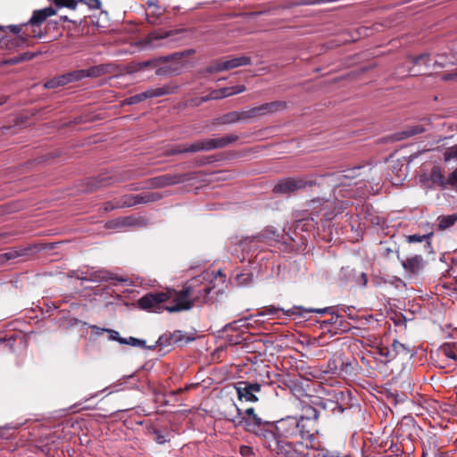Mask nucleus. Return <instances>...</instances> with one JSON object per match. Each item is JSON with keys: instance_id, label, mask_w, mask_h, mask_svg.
I'll use <instances>...</instances> for the list:
<instances>
[{"instance_id": "nucleus-11", "label": "nucleus", "mask_w": 457, "mask_h": 457, "mask_svg": "<svg viewBox=\"0 0 457 457\" xmlns=\"http://www.w3.org/2000/svg\"><path fill=\"white\" fill-rule=\"evenodd\" d=\"M6 29L17 36V46H28V42L30 38L40 36L35 29H29L28 22L20 25H10Z\"/></svg>"}, {"instance_id": "nucleus-10", "label": "nucleus", "mask_w": 457, "mask_h": 457, "mask_svg": "<svg viewBox=\"0 0 457 457\" xmlns=\"http://www.w3.org/2000/svg\"><path fill=\"white\" fill-rule=\"evenodd\" d=\"M237 397L241 401L255 403L258 401L256 393L261 391V385L258 383H250L248 381H238L235 385Z\"/></svg>"}, {"instance_id": "nucleus-32", "label": "nucleus", "mask_w": 457, "mask_h": 457, "mask_svg": "<svg viewBox=\"0 0 457 457\" xmlns=\"http://www.w3.org/2000/svg\"><path fill=\"white\" fill-rule=\"evenodd\" d=\"M225 65H226V62L224 60L216 61L215 62H213L212 65H210L207 68V71L210 73H214V72H220L222 71H228V69L224 67Z\"/></svg>"}, {"instance_id": "nucleus-23", "label": "nucleus", "mask_w": 457, "mask_h": 457, "mask_svg": "<svg viewBox=\"0 0 457 457\" xmlns=\"http://www.w3.org/2000/svg\"><path fill=\"white\" fill-rule=\"evenodd\" d=\"M224 61L226 62L224 67L227 68L228 71L240 66L249 65L251 63V59L247 56H237Z\"/></svg>"}, {"instance_id": "nucleus-55", "label": "nucleus", "mask_w": 457, "mask_h": 457, "mask_svg": "<svg viewBox=\"0 0 457 457\" xmlns=\"http://www.w3.org/2000/svg\"><path fill=\"white\" fill-rule=\"evenodd\" d=\"M34 57V54H30V53H25L23 54L22 55H21L19 58L21 61H28V60H30Z\"/></svg>"}, {"instance_id": "nucleus-18", "label": "nucleus", "mask_w": 457, "mask_h": 457, "mask_svg": "<svg viewBox=\"0 0 457 457\" xmlns=\"http://www.w3.org/2000/svg\"><path fill=\"white\" fill-rule=\"evenodd\" d=\"M175 35L174 31H162V30H156L150 34H148L142 41V44L145 46H151V47H157L161 46L162 45L159 43H156L155 41H159L161 39H166L170 38V41H173L174 39L171 38Z\"/></svg>"}, {"instance_id": "nucleus-40", "label": "nucleus", "mask_w": 457, "mask_h": 457, "mask_svg": "<svg viewBox=\"0 0 457 457\" xmlns=\"http://www.w3.org/2000/svg\"><path fill=\"white\" fill-rule=\"evenodd\" d=\"M220 92H221L220 89L213 90L212 92H211V94L208 96L202 97L201 102H206L208 100L221 99Z\"/></svg>"}, {"instance_id": "nucleus-24", "label": "nucleus", "mask_w": 457, "mask_h": 457, "mask_svg": "<svg viewBox=\"0 0 457 457\" xmlns=\"http://www.w3.org/2000/svg\"><path fill=\"white\" fill-rule=\"evenodd\" d=\"M438 220V229L445 230L446 228H451L457 221V214H451L446 216H439L437 218Z\"/></svg>"}, {"instance_id": "nucleus-47", "label": "nucleus", "mask_w": 457, "mask_h": 457, "mask_svg": "<svg viewBox=\"0 0 457 457\" xmlns=\"http://www.w3.org/2000/svg\"><path fill=\"white\" fill-rule=\"evenodd\" d=\"M237 113H238L239 121L250 120L248 110L239 111V112H237Z\"/></svg>"}, {"instance_id": "nucleus-30", "label": "nucleus", "mask_w": 457, "mask_h": 457, "mask_svg": "<svg viewBox=\"0 0 457 457\" xmlns=\"http://www.w3.org/2000/svg\"><path fill=\"white\" fill-rule=\"evenodd\" d=\"M426 131V129L422 125H415L406 129L403 131V137H410L418 134H421Z\"/></svg>"}, {"instance_id": "nucleus-37", "label": "nucleus", "mask_w": 457, "mask_h": 457, "mask_svg": "<svg viewBox=\"0 0 457 457\" xmlns=\"http://www.w3.org/2000/svg\"><path fill=\"white\" fill-rule=\"evenodd\" d=\"M64 85L65 84L62 83V75H60L46 81L44 86L46 88H55Z\"/></svg>"}, {"instance_id": "nucleus-43", "label": "nucleus", "mask_w": 457, "mask_h": 457, "mask_svg": "<svg viewBox=\"0 0 457 457\" xmlns=\"http://www.w3.org/2000/svg\"><path fill=\"white\" fill-rule=\"evenodd\" d=\"M394 253V249L387 246L386 245H382L381 247V255L388 258Z\"/></svg>"}, {"instance_id": "nucleus-61", "label": "nucleus", "mask_w": 457, "mask_h": 457, "mask_svg": "<svg viewBox=\"0 0 457 457\" xmlns=\"http://www.w3.org/2000/svg\"><path fill=\"white\" fill-rule=\"evenodd\" d=\"M359 170V168H355L352 170L353 173H355L357 170Z\"/></svg>"}, {"instance_id": "nucleus-9", "label": "nucleus", "mask_w": 457, "mask_h": 457, "mask_svg": "<svg viewBox=\"0 0 457 457\" xmlns=\"http://www.w3.org/2000/svg\"><path fill=\"white\" fill-rule=\"evenodd\" d=\"M107 71L106 66L101 64L92 66L85 70H76L62 75V83L65 85L79 81L85 78H98Z\"/></svg>"}, {"instance_id": "nucleus-7", "label": "nucleus", "mask_w": 457, "mask_h": 457, "mask_svg": "<svg viewBox=\"0 0 457 457\" xmlns=\"http://www.w3.org/2000/svg\"><path fill=\"white\" fill-rule=\"evenodd\" d=\"M187 180L186 174H164L150 179L143 187L130 185L129 190H139L144 188H161L168 186L179 184Z\"/></svg>"}, {"instance_id": "nucleus-64", "label": "nucleus", "mask_w": 457, "mask_h": 457, "mask_svg": "<svg viewBox=\"0 0 457 457\" xmlns=\"http://www.w3.org/2000/svg\"><path fill=\"white\" fill-rule=\"evenodd\" d=\"M455 76L457 77V73L455 74Z\"/></svg>"}, {"instance_id": "nucleus-42", "label": "nucleus", "mask_w": 457, "mask_h": 457, "mask_svg": "<svg viewBox=\"0 0 457 457\" xmlns=\"http://www.w3.org/2000/svg\"><path fill=\"white\" fill-rule=\"evenodd\" d=\"M96 184L94 185V187H92L90 188V190H93V189L100 187H106V186H108L110 184L109 179L107 178H103L101 179H96Z\"/></svg>"}, {"instance_id": "nucleus-41", "label": "nucleus", "mask_w": 457, "mask_h": 457, "mask_svg": "<svg viewBox=\"0 0 457 457\" xmlns=\"http://www.w3.org/2000/svg\"><path fill=\"white\" fill-rule=\"evenodd\" d=\"M447 182L449 186H457V169L449 174Z\"/></svg>"}, {"instance_id": "nucleus-62", "label": "nucleus", "mask_w": 457, "mask_h": 457, "mask_svg": "<svg viewBox=\"0 0 457 457\" xmlns=\"http://www.w3.org/2000/svg\"><path fill=\"white\" fill-rule=\"evenodd\" d=\"M260 238H261V236H257L254 237V239H257L258 241H260Z\"/></svg>"}, {"instance_id": "nucleus-22", "label": "nucleus", "mask_w": 457, "mask_h": 457, "mask_svg": "<svg viewBox=\"0 0 457 457\" xmlns=\"http://www.w3.org/2000/svg\"><path fill=\"white\" fill-rule=\"evenodd\" d=\"M162 198L161 194L152 192V193H144L139 195H135V205L138 204H145L153 202H156Z\"/></svg>"}, {"instance_id": "nucleus-8", "label": "nucleus", "mask_w": 457, "mask_h": 457, "mask_svg": "<svg viewBox=\"0 0 457 457\" xmlns=\"http://www.w3.org/2000/svg\"><path fill=\"white\" fill-rule=\"evenodd\" d=\"M314 185L312 180H308L305 178H287L279 180L273 187L275 194L289 195L295 191L312 187Z\"/></svg>"}, {"instance_id": "nucleus-45", "label": "nucleus", "mask_w": 457, "mask_h": 457, "mask_svg": "<svg viewBox=\"0 0 457 457\" xmlns=\"http://www.w3.org/2000/svg\"><path fill=\"white\" fill-rule=\"evenodd\" d=\"M220 96L221 98H225L230 96H233V91L231 87H222L220 88Z\"/></svg>"}, {"instance_id": "nucleus-15", "label": "nucleus", "mask_w": 457, "mask_h": 457, "mask_svg": "<svg viewBox=\"0 0 457 457\" xmlns=\"http://www.w3.org/2000/svg\"><path fill=\"white\" fill-rule=\"evenodd\" d=\"M275 441L273 450L281 457H300V453L295 449V445L289 442L287 438L270 437Z\"/></svg>"}, {"instance_id": "nucleus-27", "label": "nucleus", "mask_w": 457, "mask_h": 457, "mask_svg": "<svg viewBox=\"0 0 457 457\" xmlns=\"http://www.w3.org/2000/svg\"><path fill=\"white\" fill-rule=\"evenodd\" d=\"M135 195H125L118 200V207L127 208L135 206Z\"/></svg>"}, {"instance_id": "nucleus-1", "label": "nucleus", "mask_w": 457, "mask_h": 457, "mask_svg": "<svg viewBox=\"0 0 457 457\" xmlns=\"http://www.w3.org/2000/svg\"><path fill=\"white\" fill-rule=\"evenodd\" d=\"M308 415H302L300 417L287 416L278 420L274 425L273 431L267 430L263 433L264 438H299L303 440L312 437V431L319 419V412L311 406L308 407Z\"/></svg>"}, {"instance_id": "nucleus-52", "label": "nucleus", "mask_w": 457, "mask_h": 457, "mask_svg": "<svg viewBox=\"0 0 457 457\" xmlns=\"http://www.w3.org/2000/svg\"><path fill=\"white\" fill-rule=\"evenodd\" d=\"M444 352L445 353L446 356H448L449 358L451 359H456L457 358V355L456 353H454L453 350H452L451 348H444Z\"/></svg>"}, {"instance_id": "nucleus-13", "label": "nucleus", "mask_w": 457, "mask_h": 457, "mask_svg": "<svg viewBox=\"0 0 457 457\" xmlns=\"http://www.w3.org/2000/svg\"><path fill=\"white\" fill-rule=\"evenodd\" d=\"M420 181L427 187H440L445 188L448 186L447 179L445 178L439 166H434L429 175H422Z\"/></svg>"}, {"instance_id": "nucleus-25", "label": "nucleus", "mask_w": 457, "mask_h": 457, "mask_svg": "<svg viewBox=\"0 0 457 457\" xmlns=\"http://www.w3.org/2000/svg\"><path fill=\"white\" fill-rule=\"evenodd\" d=\"M432 236V233H429V234H426V235H409V236H406V241L410 244H413V243H421L423 241H426L427 243V246L429 248L430 247V242H429V239Z\"/></svg>"}, {"instance_id": "nucleus-53", "label": "nucleus", "mask_w": 457, "mask_h": 457, "mask_svg": "<svg viewBox=\"0 0 457 457\" xmlns=\"http://www.w3.org/2000/svg\"><path fill=\"white\" fill-rule=\"evenodd\" d=\"M195 53V51L194 49H188L184 52L175 54L173 56L174 57H177V56L182 57V56H187V55L194 54Z\"/></svg>"}, {"instance_id": "nucleus-33", "label": "nucleus", "mask_w": 457, "mask_h": 457, "mask_svg": "<svg viewBox=\"0 0 457 457\" xmlns=\"http://www.w3.org/2000/svg\"><path fill=\"white\" fill-rule=\"evenodd\" d=\"M23 251L22 250H12L10 252H7L5 253H3V254H0V262H4L5 261H9V260H12V259H15L19 256H21L23 255Z\"/></svg>"}, {"instance_id": "nucleus-44", "label": "nucleus", "mask_w": 457, "mask_h": 457, "mask_svg": "<svg viewBox=\"0 0 457 457\" xmlns=\"http://www.w3.org/2000/svg\"><path fill=\"white\" fill-rule=\"evenodd\" d=\"M239 452H240V454H241L242 456H244V457H248V456H250V455H252V454H253V450H252V448H251L250 446H247V445H242V446L240 447Z\"/></svg>"}, {"instance_id": "nucleus-38", "label": "nucleus", "mask_w": 457, "mask_h": 457, "mask_svg": "<svg viewBox=\"0 0 457 457\" xmlns=\"http://www.w3.org/2000/svg\"><path fill=\"white\" fill-rule=\"evenodd\" d=\"M58 7H67L70 9H76L78 2L76 0H54Z\"/></svg>"}, {"instance_id": "nucleus-48", "label": "nucleus", "mask_w": 457, "mask_h": 457, "mask_svg": "<svg viewBox=\"0 0 457 457\" xmlns=\"http://www.w3.org/2000/svg\"><path fill=\"white\" fill-rule=\"evenodd\" d=\"M108 333H110V338L119 342V339H124L120 337L118 331L112 329H105Z\"/></svg>"}, {"instance_id": "nucleus-17", "label": "nucleus", "mask_w": 457, "mask_h": 457, "mask_svg": "<svg viewBox=\"0 0 457 457\" xmlns=\"http://www.w3.org/2000/svg\"><path fill=\"white\" fill-rule=\"evenodd\" d=\"M55 14L56 11L53 7L36 10L33 12L31 18L28 21L29 27H31V29H34L35 26H40L47 18Z\"/></svg>"}, {"instance_id": "nucleus-56", "label": "nucleus", "mask_w": 457, "mask_h": 457, "mask_svg": "<svg viewBox=\"0 0 457 457\" xmlns=\"http://www.w3.org/2000/svg\"><path fill=\"white\" fill-rule=\"evenodd\" d=\"M20 62H21L20 58L19 57H15V58H12V59L6 61L5 62L7 64H16V63H18Z\"/></svg>"}, {"instance_id": "nucleus-3", "label": "nucleus", "mask_w": 457, "mask_h": 457, "mask_svg": "<svg viewBox=\"0 0 457 457\" xmlns=\"http://www.w3.org/2000/svg\"><path fill=\"white\" fill-rule=\"evenodd\" d=\"M238 140V136L231 134L218 138H206L190 145H178L167 150L168 155H174L185 153H195L199 151H211L223 148Z\"/></svg>"}, {"instance_id": "nucleus-28", "label": "nucleus", "mask_w": 457, "mask_h": 457, "mask_svg": "<svg viewBox=\"0 0 457 457\" xmlns=\"http://www.w3.org/2000/svg\"><path fill=\"white\" fill-rule=\"evenodd\" d=\"M148 99L146 91L142 92L140 94L134 95L132 96H129L124 100V104L131 105L136 104L140 102H143L145 100Z\"/></svg>"}, {"instance_id": "nucleus-29", "label": "nucleus", "mask_w": 457, "mask_h": 457, "mask_svg": "<svg viewBox=\"0 0 457 457\" xmlns=\"http://www.w3.org/2000/svg\"><path fill=\"white\" fill-rule=\"evenodd\" d=\"M162 59H152L148 61L139 62L136 63L135 70L136 71H143L148 67L156 68Z\"/></svg>"}, {"instance_id": "nucleus-34", "label": "nucleus", "mask_w": 457, "mask_h": 457, "mask_svg": "<svg viewBox=\"0 0 457 457\" xmlns=\"http://www.w3.org/2000/svg\"><path fill=\"white\" fill-rule=\"evenodd\" d=\"M408 60L413 65L420 63H424L427 65L429 61V55L428 54H422L418 56H410Z\"/></svg>"}, {"instance_id": "nucleus-5", "label": "nucleus", "mask_w": 457, "mask_h": 457, "mask_svg": "<svg viewBox=\"0 0 457 457\" xmlns=\"http://www.w3.org/2000/svg\"><path fill=\"white\" fill-rule=\"evenodd\" d=\"M372 354L378 361L386 365L397 357L406 358L411 356V351L409 345L402 344L398 340L395 339L391 347L379 345L374 348Z\"/></svg>"}, {"instance_id": "nucleus-36", "label": "nucleus", "mask_w": 457, "mask_h": 457, "mask_svg": "<svg viewBox=\"0 0 457 457\" xmlns=\"http://www.w3.org/2000/svg\"><path fill=\"white\" fill-rule=\"evenodd\" d=\"M127 225V219H118V220H110L106 223V228H112V229H118V228H123Z\"/></svg>"}, {"instance_id": "nucleus-51", "label": "nucleus", "mask_w": 457, "mask_h": 457, "mask_svg": "<svg viewBox=\"0 0 457 457\" xmlns=\"http://www.w3.org/2000/svg\"><path fill=\"white\" fill-rule=\"evenodd\" d=\"M330 310H331V308H322V309H308L305 311L307 312H316V313H320V314H324V313L329 312Z\"/></svg>"}, {"instance_id": "nucleus-31", "label": "nucleus", "mask_w": 457, "mask_h": 457, "mask_svg": "<svg viewBox=\"0 0 457 457\" xmlns=\"http://www.w3.org/2000/svg\"><path fill=\"white\" fill-rule=\"evenodd\" d=\"M120 344H126L132 346L145 347V342L144 340L129 337V338L119 339Z\"/></svg>"}, {"instance_id": "nucleus-14", "label": "nucleus", "mask_w": 457, "mask_h": 457, "mask_svg": "<svg viewBox=\"0 0 457 457\" xmlns=\"http://www.w3.org/2000/svg\"><path fill=\"white\" fill-rule=\"evenodd\" d=\"M286 107V103L281 101H275L271 103L262 104L259 106L253 107L248 110L250 120L257 117L268 115L282 110Z\"/></svg>"}, {"instance_id": "nucleus-4", "label": "nucleus", "mask_w": 457, "mask_h": 457, "mask_svg": "<svg viewBox=\"0 0 457 457\" xmlns=\"http://www.w3.org/2000/svg\"><path fill=\"white\" fill-rule=\"evenodd\" d=\"M173 303V291L168 290L166 292L150 293L142 296L137 301V306L147 312H162L166 310L170 304Z\"/></svg>"}, {"instance_id": "nucleus-16", "label": "nucleus", "mask_w": 457, "mask_h": 457, "mask_svg": "<svg viewBox=\"0 0 457 457\" xmlns=\"http://www.w3.org/2000/svg\"><path fill=\"white\" fill-rule=\"evenodd\" d=\"M281 312L285 315H287V316L295 313L290 310L285 311L284 309L270 305V306L265 307L262 311L259 312L257 314L250 315L249 317H247L245 319V320L247 321L246 326H253V323L257 322L258 321V320H256L257 317H262V316L269 315V316H272L274 318H279L278 313Z\"/></svg>"}, {"instance_id": "nucleus-19", "label": "nucleus", "mask_w": 457, "mask_h": 457, "mask_svg": "<svg viewBox=\"0 0 457 457\" xmlns=\"http://www.w3.org/2000/svg\"><path fill=\"white\" fill-rule=\"evenodd\" d=\"M404 270L411 275H416L424 267V260L420 255H414L401 261Z\"/></svg>"}, {"instance_id": "nucleus-6", "label": "nucleus", "mask_w": 457, "mask_h": 457, "mask_svg": "<svg viewBox=\"0 0 457 457\" xmlns=\"http://www.w3.org/2000/svg\"><path fill=\"white\" fill-rule=\"evenodd\" d=\"M228 409V411H225L224 417L235 427L245 425L247 427V430L250 431V427L252 425L260 426L262 422V419L255 414L253 408H248L245 410V415L248 417L247 419L244 416L242 411L234 403H229Z\"/></svg>"}, {"instance_id": "nucleus-26", "label": "nucleus", "mask_w": 457, "mask_h": 457, "mask_svg": "<svg viewBox=\"0 0 457 457\" xmlns=\"http://www.w3.org/2000/svg\"><path fill=\"white\" fill-rule=\"evenodd\" d=\"M239 121L237 111L228 112L219 118L220 124H232Z\"/></svg>"}, {"instance_id": "nucleus-49", "label": "nucleus", "mask_w": 457, "mask_h": 457, "mask_svg": "<svg viewBox=\"0 0 457 457\" xmlns=\"http://www.w3.org/2000/svg\"><path fill=\"white\" fill-rule=\"evenodd\" d=\"M87 3L90 8L99 9L101 7L100 0H87Z\"/></svg>"}, {"instance_id": "nucleus-57", "label": "nucleus", "mask_w": 457, "mask_h": 457, "mask_svg": "<svg viewBox=\"0 0 457 457\" xmlns=\"http://www.w3.org/2000/svg\"><path fill=\"white\" fill-rule=\"evenodd\" d=\"M7 101V98L5 96L0 97V105L4 104Z\"/></svg>"}, {"instance_id": "nucleus-46", "label": "nucleus", "mask_w": 457, "mask_h": 457, "mask_svg": "<svg viewBox=\"0 0 457 457\" xmlns=\"http://www.w3.org/2000/svg\"><path fill=\"white\" fill-rule=\"evenodd\" d=\"M116 208H119L118 207V201L115 204H113L112 202H107L104 205V209L105 212H110V211H112V210L116 209Z\"/></svg>"}, {"instance_id": "nucleus-2", "label": "nucleus", "mask_w": 457, "mask_h": 457, "mask_svg": "<svg viewBox=\"0 0 457 457\" xmlns=\"http://www.w3.org/2000/svg\"><path fill=\"white\" fill-rule=\"evenodd\" d=\"M214 287L203 277L187 281L180 291H173V303L166 308L169 312L187 311L195 305H202L211 300Z\"/></svg>"}, {"instance_id": "nucleus-20", "label": "nucleus", "mask_w": 457, "mask_h": 457, "mask_svg": "<svg viewBox=\"0 0 457 457\" xmlns=\"http://www.w3.org/2000/svg\"><path fill=\"white\" fill-rule=\"evenodd\" d=\"M179 86L174 83H169L162 87L149 88L146 90L148 98L160 97L168 95H173L178 91Z\"/></svg>"}, {"instance_id": "nucleus-54", "label": "nucleus", "mask_w": 457, "mask_h": 457, "mask_svg": "<svg viewBox=\"0 0 457 457\" xmlns=\"http://www.w3.org/2000/svg\"><path fill=\"white\" fill-rule=\"evenodd\" d=\"M181 337H182V336H181L180 332L178 331V332H175V333L172 334L171 340L173 342L179 343V342H180L182 340Z\"/></svg>"}, {"instance_id": "nucleus-58", "label": "nucleus", "mask_w": 457, "mask_h": 457, "mask_svg": "<svg viewBox=\"0 0 457 457\" xmlns=\"http://www.w3.org/2000/svg\"><path fill=\"white\" fill-rule=\"evenodd\" d=\"M146 4L149 5V6H154L155 5V3L154 0H146Z\"/></svg>"}, {"instance_id": "nucleus-59", "label": "nucleus", "mask_w": 457, "mask_h": 457, "mask_svg": "<svg viewBox=\"0 0 457 457\" xmlns=\"http://www.w3.org/2000/svg\"><path fill=\"white\" fill-rule=\"evenodd\" d=\"M361 277L364 278V285L367 283V278L365 273H362Z\"/></svg>"}, {"instance_id": "nucleus-50", "label": "nucleus", "mask_w": 457, "mask_h": 457, "mask_svg": "<svg viewBox=\"0 0 457 457\" xmlns=\"http://www.w3.org/2000/svg\"><path fill=\"white\" fill-rule=\"evenodd\" d=\"M231 87H232V91H233V96L237 95V94H240L242 92H245L246 89V87L244 85H237V86H234Z\"/></svg>"}, {"instance_id": "nucleus-35", "label": "nucleus", "mask_w": 457, "mask_h": 457, "mask_svg": "<svg viewBox=\"0 0 457 457\" xmlns=\"http://www.w3.org/2000/svg\"><path fill=\"white\" fill-rule=\"evenodd\" d=\"M457 159V144L445 149L444 153V161L449 162Z\"/></svg>"}, {"instance_id": "nucleus-12", "label": "nucleus", "mask_w": 457, "mask_h": 457, "mask_svg": "<svg viewBox=\"0 0 457 457\" xmlns=\"http://www.w3.org/2000/svg\"><path fill=\"white\" fill-rule=\"evenodd\" d=\"M78 278L83 281L91 282H104L109 280H118L120 282L126 281L125 278H120L115 274L104 269L97 270H87L86 272H82L81 276H79Z\"/></svg>"}, {"instance_id": "nucleus-21", "label": "nucleus", "mask_w": 457, "mask_h": 457, "mask_svg": "<svg viewBox=\"0 0 457 457\" xmlns=\"http://www.w3.org/2000/svg\"><path fill=\"white\" fill-rule=\"evenodd\" d=\"M183 66L179 63L175 64H167L156 69L155 73L158 76H176L181 73Z\"/></svg>"}, {"instance_id": "nucleus-60", "label": "nucleus", "mask_w": 457, "mask_h": 457, "mask_svg": "<svg viewBox=\"0 0 457 457\" xmlns=\"http://www.w3.org/2000/svg\"><path fill=\"white\" fill-rule=\"evenodd\" d=\"M4 342H5V339L1 337V338H0V344H3V343H4Z\"/></svg>"}, {"instance_id": "nucleus-63", "label": "nucleus", "mask_w": 457, "mask_h": 457, "mask_svg": "<svg viewBox=\"0 0 457 457\" xmlns=\"http://www.w3.org/2000/svg\"><path fill=\"white\" fill-rule=\"evenodd\" d=\"M4 234H0V240L4 237Z\"/></svg>"}, {"instance_id": "nucleus-39", "label": "nucleus", "mask_w": 457, "mask_h": 457, "mask_svg": "<svg viewBox=\"0 0 457 457\" xmlns=\"http://www.w3.org/2000/svg\"><path fill=\"white\" fill-rule=\"evenodd\" d=\"M153 433L154 435V439L157 444L162 445V444H164L165 442L170 441L169 435H164L158 429H154Z\"/></svg>"}]
</instances>
